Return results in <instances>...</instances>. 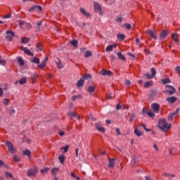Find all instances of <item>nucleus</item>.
<instances>
[{
	"label": "nucleus",
	"instance_id": "1",
	"mask_svg": "<svg viewBox=\"0 0 180 180\" xmlns=\"http://www.w3.org/2000/svg\"><path fill=\"white\" fill-rule=\"evenodd\" d=\"M158 127L161 129L162 131L167 132L168 130H169V129H171L172 125L171 124H168V122H167V120L162 119L159 120Z\"/></svg>",
	"mask_w": 180,
	"mask_h": 180
},
{
	"label": "nucleus",
	"instance_id": "2",
	"mask_svg": "<svg viewBox=\"0 0 180 180\" xmlns=\"http://www.w3.org/2000/svg\"><path fill=\"white\" fill-rule=\"evenodd\" d=\"M4 143L8 148V153H11V154H15V153H16V149L14 148L12 142L9 141H4Z\"/></svg>",
	"mask_w": 180,
	"mask_h": 180
},
{
	"label": "nucleus",
	"instance_id": "3",
	"mask_svg": "<svg viewBox=\"0 0 180 180\" xmlns=\"http://www.w3.org/2000/svg\"><path fill=\"white\" fill-rule=\"evenodd\" d=\"M6 40L7 41H12L13 40V37H15V33L11 30H8L6 32Z\"/></svg>",
	"mask_w": 180,
	"mask_h": 180
},
{
	"label": "nucleus",
	"instance_id": "4",
	"mask_svg": "<svg viewBox=\"0 0 180 180\" xmlns=\"http://www.w3.org/2000/svg\"><path fill=\"white\" fill-rule=\"evenodd\" d=\"M37 168L34 167V169H30L27 171V176H35V175H37Z\"/></svg>",
	"mask_w": 180,
	"mask_h": 180
},
{
	"label": "nucleus",
	"instance_id": "5",
	"mask_svg": "<svg viewBox=\"0 0 180 180\" xmlns=\"http://www.w3.org/2000/svg\"><path fill=\"white\" fill-rule=\"evenodd\" d=\"M19 25L21 29H30L32 27V25L22 20L19 21Z\"/></svg>",
	"mask_w": 180,
	"mask_h": 180
},
{
	"label": "nucleus",
	"instance_id": "6",
	"mask_svg": "<svg viewBox=\"0 0 180 180\" xmlns=\"http://www.w3.org/2000/svg\"><path fill=\"white\" fill-rule=\"evenodd\" d=\"M94 11L95 12H98L99 15H103V13H102V7H101V4L98 2H94Z\"/></svg>",
	"mask_w": 180,
	"mask_h": 180
},
{
	"label": "nucleus",
	"instance_id": "7",
	"mask_svg": "<svg viewBox=\"0 0 180 180\" xmlns=\"http://www.w3.org/2000/svg\"><path fill=\"white\" fill-rule=\"evenodd\" d=\"M151 108L153 112H155V113H158V112L160 111V104L157 103H152Z\"/></svg>",
	"mask_w": 180,
	"mask_h": 180
},
{
	"label": "nucleus",
	"instance_id": "8",
	"mask_svg": "<svg viewBox=\"0 0 180 180\" xmlns=\"http://www.w3.org/2000/svg\"><path fill=\"white\" fill-rule=\"evenodd\" d=\"M146 34H148L152 37V39H157V34H155V32L153 31L152 30H146Z\"/></svg>",
	"mask_w": 180,
	"mask_h": 180
},
{
	"label": "nucleus",
	"instance_id": "9",
	"mask_svg": "<svg viewBox=\"0 0 180 180\" xmlns=\"http://www.w3.org/2000/svg\"><path fill=\"white\" fill-rule=\"evenodd\" d=\"M96 128L97 129V130L98 131H101V133H105L106 131V130L105 129V128L102 126H101V124L99 123H96L95 124Z\"/></svg>",
	"mask_w": 180,
	"mask_h": 180
},
{
	"label": "nucleus",
	"instance_id": "10",
	"mask_svg": "<svg viewBox=\"0 0 180 180\" xmlns=\"http://www.w3.org/2000/svg\"><path fill=\"white\" fill-rule=\"evenodd\" d=\"M167 88H169L170 90H167L166 92L169 94V95H174L175 92H176V89L174 88L172 86H167Z\"/></svg>",
	"mask_w": 180,
	"mask_h": 180
},
{
	"label": "nucleus",
	"instance_id": "11",
	"mask_svg": "<svg viewBox=\"0 0 180 180\" xmlns=\"http://www.w3.org/2000/svg\"><path fill=\"white\" fill-rule=\"evenodd\" d=\"M179 113V108H177L176 110V112H172L171 115H169V116H168V120L169 121V122H172V120H174V115H178Z\"/></svg>",
	"mask_w": 180,
	"mask_h": 180
},
{
	"label": "nucleus",
	"instance_id": "12",
	"mask_svg": "<svg viewBox=\"0 0 180 180\" xmlns=\"http://www.w3.org/2000/svg\"><path fill=\"white\" fill-rule=\"evenodd\" d=\"M177 99L178 98L176 97L172 96V97H167L166 101L168 102V103H175Z\"/></svg>",
	"mask_w": 180,
	"mask_h": 180
},
{
	"label": "nucleus",
	"instance_id": "13",
	"mask_svg": "<svg viewBox=\"0 0 180 180\" xmlns=\"http://www.w3.org/2000/svg\"><path fill=\"white\" fill-rule=\"evenodd\" d=\"M117 47V45L114 44L112 45H109L106 47L105 51L109 52V51H113V49H116Z\"/></svg>",
	"mask_w": 180,
	"mask_h": 180
},
{
	"label": "nucleus",
	"instance_id": "14",
	"mask_svg": "<svg viewBox=\"0 0 180 180\" xmlns=\"http://www.w3.org/2000/svg\"><path fill=\"white\" fill-rule=\"evenodd\" d=\"M68 117H70V119H72V117H76L78 120H79V115L75 113V112H69L68 113Z\"/></svg>",
	"mask_w": 180,
	"mask_h": 180
},
{
	"label": "nucleus",
	"instance_id": "15",
	"mask_svg": "<svg viewBox=\"0 0 180 180\" xmlns=\"http://www.w3.org/2000/svg\"><path fill=\"white\" fill-rule=\"evenodd\" d=\"M100 74L103 76H105V75L110 76V75H112V71L107 70H101Z\"/></svg>",
	"mask_w": 180,
	"mask_h": 180
},
{
	"label": "nucleus",
	"instance_id": "16",
	"mask_svg": "<svg viewBox=\"0 0 180 180\" xmlns=\"http://www.w3.org/2000/svg\"><path fill=\"white\" fill-rule=\"evenodd\" d=\"M20 49V50H22V51H24L25 54H27L28 56H33L32 51H30V50H29L27 48L22 46Z\"/></svg>",
	"mask_w": 180,
	"mask_h": 180
},
{
	"label": "nucleus",
	"instance_id": "17",
	"mask_svg": "<svg viewBox=\"0 0 180 180\" xmlns=\"http://www.w3.org/2000/svg\"><path fill=\"white\" fill-rule=\"evenodd\" d=\"M55 63L56 64L57 68H58L59 70H61V68H63V63H61V60H60V58H56L55 60Z\"/></svg>",
	"mask_w": 180,
	"mask_h": 180
},
{
	"label": "nucleus",
	"instance_id": "18",
	"mask_svg": "<svg viewBox=\"0 0 180 180\" xmlns=\"http://www.w3.org/2000/svg\"><path fill=\"white\" fill-rule=\"evenodd\" d=\"M117 39L120 41H123L126 39V35L124 34H118L117 35Z\"/></svg>",
	"mask_w": 180,
	"mask_h": 180
},
{
	"label": "nucleus",
	"instance_id": "19",
	"mask_svg": "<svg viewBox=\"0 0 180 180\" xmlns=\"http://www.w3.org/2000/svg\"><path fill=\"white\" fill-rule=\"evenodd\" d=\"M172 39H173L174 43H178L179 39V35H178L177 33H174L172 34Z\"/></svg>",
	"mask_w": 180,
	"mask_h": 180
},
{
	"label": "nucleus",
	"instance_id": "20",
	"mask_svg": "<svg viewBox=\"0 0 180 180\" xmlns=\"http://www.w3.org/2000/svg\"><path fill=\"white\" fill-rule=\"evenodd\" d=\"M108 167L109 168H113L115 167V159H111V158H109L108 159Z\"/></svg>",
	"mask_w": 180,
	"mask_h": 180
},
{
	"label": "nucleus",
	"instance_id": "21",
	"mask_svg": "<svg viewBox=\"0 0 180 180\" xmlns=\"http://www.w3.org/2000/svg\"><path fill=\"white\" fill-rule=\"evenodd\" d=\"M134 133L138 137H141V136H143V132L139 130V128H135Z\"/></svg>",
	"mask_w": 180,
	"mask_h": 180
},
{
	"label": "nucleus",
	"instance_id": "22",
	"mask_svg": "<svg viewBox=\"0 0 180 180\" xmlns=\"http://www.w3.org/2000/svg\"><path fill=\"white\" fill-rule=\"evenodd\" d=\"M161 39H165L167 36H168V31L167 30H162V32L160 34Z\"/></svg>",
	"mask_w": 180,
	"mask_h": 180
},
{
	"label": "nucleus",
	"instance_id": "23",
	"mask_svg": "<svg viewBox=\"0 0 180 180\" xmlns=\"http://www.w3.org/2000/svg\"><path fill=\"white\" fill-rule=\"evenodd\" d=\"M117 56L119 60H122V61H126V57L122 53V52H118Z\"/></svg>",
	"mask_w": 180,
	"mask_h": 180
},
{
	"label": "nucleus",
	"instance_id": "24",
	"mask_svg": "<svg viewBox=\"0 0 180 180\" xmlns=\"http://www.w3.org/2000/svg\"><path fill=\"white\" fill-rule=\"evenodd\" d=\"M85 82V80L84 79H81L80 80H79L77 83V86L78 88H79L80 86H82V85H84Z\"/></svg>",
	"mask_w": 180,
	"mask_h": 180
},
{
	"label": "nucleus",
	"instance_id": "25",
	"mask_svg": "<svg viewBox=\"0 0 180 180\" xmlns=\"http://www.w3.org/2000/svg\"><path fill=\"white\" fill-rule=\"evenodd\" d=\"M80 12L84 15V16H86L87 18H89L91 16V14L89 13H86V11H85L84 8H80Z\"/></svg>",
	"mask_w": 180,
	"mask_h": 180
},
{
	"label": "nucleus",
	"instance_id": "26",
	"mask_svg": "<svg viewBox=\"0 0 180 180\" xmlns=\"http://www.w3.org/2000/svg\"><path fill=\"white\" fill-rule=\"evenodd\" d=\"M58 160H60V164H64V162L65 161V156H64V155H60L58 157Z\"/></svg>",
	"mask_w": 180,
	"mask_h": 180
},
{
	"label": "nucleus",
	"instance_id": "27",
	"mask_svg": "<svg viewBox=\"0 0 180 180\" xmlns=\"http://www.w3.org/2000/svg\"><path fill=\"white\" fill-rule=\"evenodd\" d=\"M18 62L19 65H20L21 67L22 65H25V61L23 60V59L22 58V57H19L18 58Z\"/></svg>",
	"mask_w": 180,
	"mask_h": 180
},
{
	"label": "nucleus",
	"instance_id": "28",
	"mask_svg": "<svg viewBox=\"0 0 180 180\" xmlns=\"http://www.w3.org/2000/svg\"><path fill=\"white\" fill-rule=\"evenodd\" d=\"M47 65V63L44 62V60L41 63V64L38 65V68L43 69L45 68V67Z\"/></svg>",
	"mask_w": 180,
	"mask_h": 180
},
{
	"label": "nucleus",
	"instance_id": "29",
	"mask_svg": "<svg viewBox=\"0 0 180 180\" xmlns=\"http://www.w3.org/2000/svg\"><path fill=\"white\" fill-rule=\"evenodd\" d=\"M70 44L74 47H78V41L77 40L70 41Z\"/></svg>",
	"mask_w": 180,
	"mask_h": 180
},
{
	"label": "nucleus",
	"instance_id": "30",
	"mask_svg": "<svg viewBox=\"0 0 180 180\" xmlns=\"http://www.w3.org/2000/svg\"><path fill=\"white\" fill-rule=\"evenodd\" d=\"M92 56V52L91 51H86L84 53V57L88 58V57H91Z\"/></svg>",
	"mask_w": 180,
	"mask_h": 180
},
{
	"label": "nucleus",
	"instance_id": "31",
	"mask_svg": "<svg viewBox=\"0 0 180 180\" xmlns=\"http://www.w3.org/2000/svg\"><path fill=\"white\" fill-rule=\"evenodd\" d=\"M31 61H32V63H34V64H40V60L39 59V58L34 57L33 58V60H32Z\"/></svg>",
	"mask_w": 180,
	"mask_h": 180
},
{
	"label": "nucleus",
	"instance_id": "32",
	"mask_svg": "<svg viewBox=\"0 0 180 180\" xmlns=\"http://www.w3.org/2000/svg\"><path fill=\"white\" fill-rule=\"evenodd\" d=\"M22 154H23V155H27V157H29V158H31L30 151L29 150H23Z\"/></svg>",
	"mask_w": 180,
	"mask_h": 180
},
{
	"label": "nucleus",
	"instance_id": "33",
	"mask_svg": "<svg viewBox=\"0 0 180 180\" xmlns=\"http://www.w3.org/2000/svg\"><path fill=\"white\" fill-rule=\"evenodd\" d=\"M58 171H60V168L58 167H55L53 169H52L51 172L53 175H56V174H57V172H58Z\"/></svg>",
	"mask_w": 180,
	"mask_h": 180
},
{
	"label": "nucleus",
	"instance_id": "34",
	"mask_svg": "<svg viewBox=\"0 0 180 180\" xmlns=\"http://www.w3.org/2000/svg\"><path fill=\"white\" fill-rule=\"evenodd\" d=\"M94 91H95V87L93 86H89L87 89V92H89V94H92V92H94Z\"/></svg>",
	"mask_w": 180,
	"mask_h": 180
},
{
	"label": "nucleus",
	"instance_id": "35",
	"mask_svg": "<svg viewBox=\"0 0 180 180\" xmlns=\"http://www.w3.org/2000/svg\"><path fill=\"white\" fill-rule=\"evenodd\" d=\"M122 27H126L127 30H130L131 29V25L129 23H125L122 25Z\"/></svg>",
	"mask_w": 180,
	"mask_h": 180
},
{
	"label": "nucleus",
	"instance_id": "36",
	"mask_svg": "<svg viewBox=\"0 0 180 180\" xmlns=\"http://www.w3.org/2000/svg\"><path fill=\"white\" fill-rule=\"evenodd\" d=\"M153 85V82H146L144 84V87L145 88H148Z\"/></svg>",
	"mask_w": 180,
	"mask_h": 180
},
{
	"label": "nucleus",
	"instance_id": "37",
	"mask_svg": "<svg viewBox=\"0 0 180 180\" xmlns=\"http://www.w3.org/2000/svg\"><path fill=\"white\" fill-rule=\"evenodd\" d=\"M49 169H50L49 167H45V168L41 169V174H47V172H49Z\"/></svg>",
	"mask_w": 180,
	"mask_h": 180
},
{
	"label": "nucleus",
	"instance_id": "38",
	"mask_svg": "<svg viewBox=\"0 0 180 180\" xmlns=\"http://www.w3.org/2000/svg\"><path fill=\"white\" fill-rule=\"evenodd\" d=\"M27 81V79H26V77H22L20 81V84H21L22 85H23V84H26Z\"/></svg>",
	"mask_w": 180,
	"mask_h": 180
},
{
	"label": "nucleus",
	"instance_id": "39",
	"mask_svg": "<svg viewBox=\"0 0 180 180\" xmlns=\"http://www.w3.org/2000/svg\"><path fill=\"white\" fill-rule=\"evenodd\" d=\"M22 43H23L24 44H27V43H29V38L22 37Z\"/></svg>",
	"mask_w": 180,
	"mask_h": 180
},
{
	"label": "nucleus",
	"instance_id": "40",
	"mask_svg": "<svg viewBox=\"0 0 180 180\" xmlns=\"http://www.w3.org/2000/svg\"><path fill=\"white\" fill-rule=\"evenodd\" d=\"M42 49H43V44H38L37 46V51H41Z\"/></svg>",
	"mask_w": 180,
	"mask_h": 180
},
{
	"label": "nucleus",
	"instance_id": "41",
	"mask_svg": "<svg viewBox=\"0 0 180 180\" xmlns=\"http://www.w3.org/2000/svg\"><path fill=\"white\" fill-rule=\"evenodd\" d=\"M147 115L149 116V117H154V116H155V114L153 111H148Z\"/></svg>",
	"mask_w": 180,
	"mask_h": 180
},
{
	"label": "nucleus",
	"instance_id": "42",
	"mask_svg": "<svg viewBox=\"0 0 180 180\" xmlns=\"http://www.w3.org/2000/svg\"><path fill=\"white\" fill-rule=\"evenodd\" d=\"M135 117H136V115L134 114H131L129 116V122H130V123H133V121L134 120Z\"/></svg>",
	"mask_w": 180,
	"mask_h": 180
},
{
	"label": "nucleus",
	"instance_id": "43",
	"mask_svg": "<svg viewBox=\"0 0 180 180\" xmlns=\"http://www.w3.org/2000/svg\"><path fill=\"white\" fill-rule=\"evenodd\" d=\"M139 126H142L146 131H151L150 129H147V126L145 124H141Z\"/></svg>",
	"mask_w": 180,
	"mask_h": 180
},
{
	"label": "nucleus",
	"instance_id": "44",
	"mask_svg": "<svg viewBox=\"0 0 180 180\" xmlns=\"http://www.w3.org/2000/svg\"><path fill=\"white\" fill-rule=\"evenodd\" d=\"M106 98H107V99H113V98H115V96H113V94L110 93L106 95Z\"/></svg>",
	"mask_w": 180,
	"mask_h": 180
},
{
	"label": "nucleus",
	"instance_id": "45",
	"mask_svg": "<svg viewBox=\"0 0 180 180\" xmlns=\"http://www.w3.org/2000/svg\"><path fill=\"white\" fill-rule=\"evenodd\" d=\"M69 146L68 145H67L66 146H65V147H61L60 148V150H63V152L64 153H67V151H68V148H69Z\"/></svg>",
	"mask_w": 180,
	"mask_h": 180
},
{
	"label": "nucleus",
	"instance_id": "46",
	"mask_svg": "<svg viewBox=\"0 0 180 180\" xmlns=\"http://www.w3.org/2000/svg\"><path fill=\"white\" fill-rule=\"evenodd\" d=\"M35 12H41V6H35Z\"/></svg>",
	"mask_w": 180,
	"mask_h": 180
},
{
	"label": "nucleus",
	"instance_id": "47",
	"mask_svg": "<svg viewBox=\"0 0 180 180\" xmlns=\"http://www.w3.org/2000/svg\"><path fill=\"white\" fill-rule=\"evenodd\" d=\"M162 84H169L171 82V80L169 79H163L162 80Z\"/></svg>",
	"mask_w": 180,
	"mask_h": 180
},
{
	"label": "nucleus",
	"instance_id": "48",
	"mask_svg": "<svg viewBox=\"0 0 180 180\" xmlns=\"http://www.w3.org/2000/svg\"><path fill=\"white\" fill-rule=\"evenodd\" d=\"M92 78V76L91 75H85L83 77V79H91Z\"/></svg>",
	"mask_w": 180,
	"mask_h": 180
},
{
	"label": "nucleus",
	"instance_id": "49",
	"mask_svg": "<svg viewBox=\"0 0 180 180\" xmlns=\"http://www.w3.org/2000/svg\"><path fill=\"white\" fill-rule=\"evenodd\" d=\"M0 64L1 65H6V60H5V59H1L0 58Z\"/></svg>",
	"mask_w": 180,
	"mask_h": 180
},
{
	"label": "nucleus",
	"instance_id": "50",
	"mask_svg": "<svg viewBox=\"0 0 180 180\" xmlns=\"http://www.w3.org/2000/svg\"><path fill=\"white\" fill-rule=\"evenodd\" d=\"M150 71H151L152 75L153 77L155 75V74H157V71L155 70V68H152L150 69Z\"/></svg>",
	"mask_w": 180,
	"mask_h": 180
},
{
	"label": "nucleus",
	"instance_id": "51",
	"mask_svg": "<svg viewBox=\"0 0 180 180\" xmlns=\"http://www.w3.org/2000/svg\"><path fill=\"white\" fill-rule=\"evenodd\" d=\"M3 103H4V105H8V104H9V99H8V98H4V99L3 100Z\"/></svg>",
	"mask_w": 180,
	"mask_h": 180
},
{
	"label": "nucleus",
	"instance_id": "52",
	"mask_svg": "<svg viewBox=\"0 0 180 180\" xmlns=\"http://www.w3.org/2000/svg\"><path fill=\"white\" fill-rule=\"evenodd\" d=\"M6 178H13V176L12 175V174H11L8 172H6Z\"/></svg>",
	"mask_w": 180,
	"mask_h": 180
},
{
	"label": "nucleus",
	"instance_id": "53",
	"mask_svg": "<svg viewBox=\"0 0 180 180\" xmlns=\"http://www.w3.org/2000/svg\"><path fill=\"white\" fill-rule=\"evenodd\" d=\"M116 22H118L119 23H122L123 22V18L122 17H118L117 19H116Z\"/></svg>",
	"mask_w": 180,
	"mask_h": 180
},
{
	"label": "nucleus",
	"instance_id": "54",
	"mask_svg": "<svg viewBox=\"0 0 180 180\" xmlns=\"http://www.w3.org/2000/svg\"><path fill=\"white\" fill-rule=\"evenodd\" d=\"M36 6H32L30 9H28V12H33V11H35Z\"/></svg>",
	"mask_w": 180,
	"mask_h": 180
},
{
	"label": "nucleus",
	"instance_id": "55",
	"mask_svg": "<svg viewBox=\"0 0 180 180\" xmlns=\"http://www.w3.org/2000/svg\"><path fill=\"white\" fill-rule=\"evenodd\" d=\"M13 158H14V161H15L16 162H19V161H20V158H19V157L16 155H14Z\"/></svg>",
	"mask_w": 180,
	"mask_h": 180
},
{
	"label": "nucleus",
	"instance_id": "56",
	"mask_svg": "<svg viewBox=\"0 0 180 180\" xmlns=\"http://www.w3.org/2000/svg\"><path fill=\"white\" fill-rule=\"evenodd\" d=\"M146 78H147L148 79H151V78H153V77H154L153 75H150V74H146Z\"/></svg>",
	"mask_w": 180,
	"mask_h": 180
},
{
	"label": "nucleus",
	"instance_id": "57",
	"mask_svg": "<svg viewBox=\"0 0 180 180\" xmlns=\"http://www.w3.org/2000/svg\"><path fill=\"white\" fill-rule=\"evenodd\" d=\"M36 78H37V75H34L32 77V82H34V81H36Z\"/></svg>",
	"mask_w": 180,
	"mask_h": 180
},
{
	"label": "nucleus",
	"instance_id": "58",
	"mask_svg": "<svg viewBox=\"0 0 180 180\" xmlns=\"http://www.w3.org/2000/svg\"><path fill=\"white\" fill-rule=\"evenodd\" d=\"M175 71H176V72H177V74H179V72H180V66L176 67Z\"/></svg>",
	"mask_w": 180,
	"mask_h": 180
},
{
	"label": "nucleus",
	"instance_id": "59",
	"mask_svg": "<svg viewBox=\"0 0 180 180\" xmlns=\"http://www.w3.org/2000/svg\"><path fill=\"white\" fill-rule=\"evenodd\" d=\"M59 136H60V137H63V136H64V134H65V132L60 131L58 132Z\"/></svg>",
	"mask_w": 180,
	"mask_h": 180
},
{
	"label": "nucleus",
	"instance_id": "60",
	"mask_svg": "<svg viewBox=\"0 0 180 180\" xmlns=\"http://www.w3.org/2000/svg\"><path fill=\"white\" fill-rule=\"evenodd\" d=\"M115 131H116V133H117L119 136H120V134H122L120 133V129L119 128H116V129H115Z\"/></svg>",
	"mask_w": 180,
	"mask_h": 180
},
{
	"label": "nucleus",
	"instance_id": "61",
	"mask_svg": "<svg viewBox=\"0 0 180 180\" xmlns=\"http://www.w3.org/2000/svg\"><path fill=\"white\" fill-rule=\"evenodd\" d=\"M125 85H131V82H130V80H126L125 81Z\"/></svg>",
	"mask_w": 180,
	"mask_h": 180
},
{
	"label": "nucleus",
	"instance_id": "62",
	"mask_svg": "<svg viewBox=\"0 0 180 180\" xmlns=\"http://www.w3.org/2000/svg\"><path fill=\"white\" fill-rule=\"evenodd\" d=\"M77 98H81V96L79 95V96H74L72 98V101H75V99H77Z\"/></svg>",
	"mask_w": 180,
	"mask_h": 180
},
{
	"label": "nucleus",
	"instance_id": "63",
	"mask_svg": "<svg viewBox=\"0 0 180 180\" xmlns=\"http://www.w3.org/2000/svg\"><path fill=\"white\" fill-rule=\"evenodd\" d=\"M153 148H155V150H156V151H158V146H157V144H154L153 145Z\"/></svg>",
	"mask_w": 180,
	"mask_h": 180
},
{
	"label": "nucleus",
	"instance_id": "64",
	"mask_svg": "<svg viewBox=\"0 0 180 180\" xmlns=\"http://www.w3.org/2000/svg\"><path fill=\"white\" fill-rule=\"evenodd\" d=\"M136 44H140V39L136 38Z\"/></svg>",
	"mask_w": 180,
	"mask_h": 180
}]
</instances>
